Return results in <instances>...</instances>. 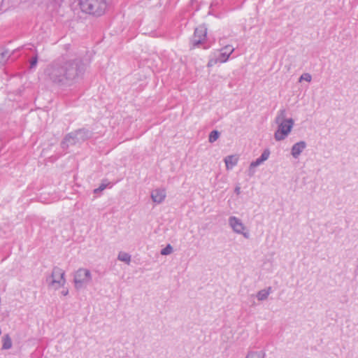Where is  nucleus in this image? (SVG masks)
<instances>
[{
  "instance_id": "nucleus-4",
  "label": "nucleus",
  "mask_w": 358,
  "mask_h": 358,
  "mask_svg": "<svg viewBox=\"0 0 358 358\" xmlns=\"http://www.w3.org/2000/svg\"><path fill=\"white\" fill-rule=\"evenodd\" d=\"M234 51V48L231 45H225L220 50L219 52H214L210 55L207 66L212 67L217 63L226 62Z\"/></svg>"
},
{
  "instance_id": "nucleus-21",
  "label": "nucleus",
  "mask_w": 358,
  "mask_h": 358,
  "mask_svg": "<svg viewBox=\"0 0 358 358\" xmlns=\"http://www.w3.org/2000/svg\"><path fill=\"white\" fill-rule=\"evenodd\" d=\"M8 58V52L7 50H0V59L4 62Z\"/></svg>"
},
{
  "instance_id": "nucleus-14",
  "label": "nucleus",
  "mask_w": 358,
  "mask_h": 358,
  "mask_svg": "<svg viewBox=\"0 0 358 358\" xmlns=\"http://www.w3.org/2000/svg\"><path fill=\"white\" fill-rule=\"evenodd\" d=\"M111 187L110 182H108L107 180H104L102 181V182L100 184L99 187L94 189V194H98L103 190H104L107 187Z\"/></svg>"
},
{
  "instance_id": "nucleus-18",
  "label": "nucleus",
  "mask_w": 358,
  "mask_h": 358,
  "mask_svg": "<svg viewBox=\"0 0 358 358\" xmlns=\"http://www.w3.org/2000/svg\"><path fill=\"white\" fill-rule=\"evenodd\" d=\"M311 80H312L311 75L308 73H305L301 76V77L299 78V82H301V80H306L307 82H310Z\"/></svg>"
},
{
  "instance_id": "nucleus-1",
  "label": "nucleus",
  "mask_w": 358,
  "mask_h": 358,
  "mask_svg": "<svg viewBox=\"0 0 358 358\" xmlns=\"http://www.w3.org/2000/svg\"><path fill=\"white\" fill-rule=\"evenodd\" d=\"M83 72V67L80 60L59 58L46 66L44 75L45 79L52 83L69 85H71Z\"/></svg>"
},
{
  "instance_id": "nucleus-20",
  "label": "nucleus",
  "mask_w": 358,
  "mask_h": 358,
  "mask_svg": "<svg viewBox=\"0 0 358 358\" xmlns=\"http://www.w3.org/2000/svg\"><path fill=\"white\" fill-rule=\"evenodd\" d=\"M172 250H173V248L171 246V245H168L165 248H164L162 250L161 254L163 255H169L172 252Z\"/></svg>"
},
{
  "instance_id": "nucleus-16",
  "label": "nucleus",
  "mask_w": 358,
  "mask_h": 358,
  "mask_svg": "<svg viewBox=\"0 0 358 358\" xmlns=\"http://www.w3.org/2000/svg\"><path fill=\"white\" fill-rule=\"evenodd\" d=\"M3 349H9L11 345H12V343H11V340L9 336H6L3 338Z\"/></svg>"
},
{
  "instance_id": "nucleus-12",
  "label": "nucleus",
  "mask_w": 358,
  "mask_h": 358,
  "mask_svg": "<svg viewBox=\"0 0 358 358\" xmlns=\"http://www.w3.org/2000/svg\"><path fill=\"white\" fill-rule=\"evenodd\" d=\"M230 224L235 231L238 233H243L245 228L243 224L240 222L237 219L234 217L231 218Z\"/></svg>"
},
{
  "instance_id": "nucleus-25",
  "label": "nucleus",
  "mask_w": 358,
  "mask_h": 358,
  "mask_svg": "<svg viewBox=\"0 0 358 358\" xmlns=\"http://www.w3.org/2000/svg\"><path fill=\"white\" fill-rule=\"evenodd\" d=\"M246 358H259V356L256 353L249 354Z\"/></svg>"
},
{
  "instance_id": "nucleus-17",
  "label": "nucleus",
  "mask_w": 358,
  "mask_h": 358,
  "mask_svg": "<svg viewBox=\"0 0 358 358\" xmlns=\"http://www.w3.org/2000/svg\"><path fill=\"white\" fill-rule=\"evenodd\" d=\"M118 258L120 260H121L122 262H125L127 263H129L130 261V256L128 254L124 253V252L120 253L118 255Z\"/></svg>"
},
{
  "instance_id": "nucleus-2",
  "label": "nucleus",
  "mask_w": 358,
  "mask_h": 358,
  "mask_svg": "<svg viewBox=\"0 0 358 358\" xmlns=\"http://www.w3.org/2000/svg\"><path fill=\"white\" fill-rule=\"evenodd\" d=\"M81 10L90 15L100 16L106 8V0H79Z\"/></svg>"
},
{
  "instance_id": "nucleus-23",
  "label": "nucleus",
  "mask_w": 358,
  "mask_h": 358,
  "mask_svg": "<svg viewBox=\"0 0 358 358\" xmlns=\"http://www.w3.org/2000/svg\"><path fill=\"white\" fill-rule=\"evenodd\" d=\"M37 62H38V56H37V55H36L30 60V68L31 69L34 68L36 66Z\"/></svg>"
},
{
  "instance_id": "nucleus-24",
  "label": "nucleus",
  "mask_w": 358,
  "mask_h": 358,
  "mask_svg": "<svg viewBox=\"0 0 358 358\" xmlns=\"http://www.w3.org/2000/svg\"><path fill=\"white\" fill-rule=\"evenodd\" d=\"M268 295V292H266V291H262V292H259L258 293L257 296H258L259 299L262 300V299L266 298Z\"/></svg>"
},
{
  "instance_id": "nucleus-11",
  "label": "nucleus",
  "mask_w": 358,
  "mask_h": 358,
  "mask_svg": "<svg viewBox=\"0 0 358 358\" xmlns=\"http://www.w3.org/2000/svg\"><path fill=\"white\" fill-rule=\"evenodd\" d=\"M224 162L227 170L231 169L237 164L238 157L235 155H229L224 158Z\"/></svg>"
},
{
  "instance_id": "nucleus-10",
  "label": "nucleus",
  "mask_w": 358,
  "mask_h": 358,
  "mask_svg": "<svg viewBox=\"0 0 358 358\" xmlns=\"http://www.w3.org/2000/svg\"><path fill=\"white\" fill-rule=\"evenodd\" d=\"M152 201H162L166 197L164 189H156L151 193Z\"/></svg>"
},
{
  "instance_id": "nucleus-13",
  "label": "nucleus",
  "mask_w": 358,
  "mask_h": 358,
  "mask_svg": "<svg viewBox=\"0 0 358 358\" xmlns=\"http://www.w3.org/2000/svg\"><path fill=\"white\" fill-rule=\"evenodd\" d=\"M286 116H287L286 110L285 108L280 109L277 113L275 118V124L279 123V122H285L286 120H287L288 118H286Z\"/></svg>"
},
{
  "instance_id": "nucleus-19",
  "label": "nucleus",
  "mask_w": 358,
  "mask_h": 358,
  "mask_svg": "<svg viewBox=\"0 0 358 358\" xmlns=\"http://www.w3.org/2000/svg\"><path fill=\"white\" fill-rule=\"evenodd\" d=\"M264 162L261 159L260 157L257 158L255 161L251 162L250 165V169H255V167L262 164Z\"/></svg>"
},
{
  "instance_id": "nucleus-7",
  "label": "nucleus",
  "mask_w": 358,
  "mask_h": 358,
  "mask_svg": "<svg viewBox=\"0 0 358 358\" xmlns=\"http://www.w3.org/2000/svg\"><path fill=\"white\" fill-rule=\"evenodd\" d=\"M90 279V273L88 270L79 269L75 275V283L78 286L85 282H87Z\"/></svg>"
},
{
  "instance_id": "nucleus-9",
  "label": "nucleus",
  "mask_w": 358,
  "mask_h": 358,
  "mask_svg": "<svg viewBox=\"0 0 358 358\" xmlns=\"http://www.w3.org/2000/svg\"><path fill=\"white\" fill-rule=\"evenodd\" d=\"M52 285L57 287V286L63 285L64 284V272L60 269H55L52 274Z\"/></svg>"
},
{
  "instance_id": "nucleus-5",
  "label": "nucleus",
  "mask_w": 358,
  "mask_h": 358,
  "mask_svg": "<svg viewBox=\"0 0 358 358\" xmlns=\"http://www.w3.org/2000/svg\"><path fill=\"white\" fill-rule=\"evenodd\" d=\"M278 129L274 133V138L276 141L285 140L291 133L294 124L292 118H288L287 120L282 122L276 123Z\"/></svg>"
},
{
  "instance_id": "nucleus-26",
  "label": "nucleus",
  "mask_w": 358,
  "mask_h": 358,
  "mask_svg": "<svg viewBox=\"0 0 358 358\" xmlns=\"http://www.w3.org/2000/svg\"><path fill=\"white\" fill-rule=\"evenodd\" d=\"M235 192L237 194H239L240 192H241V187L239 186H236V188H235Z\"/></svg>"
},
{
  "instance_id": "nucleus-3",
  "label": "nucleus",
  "mask_w": 358,
  "mask_h": 358,
  "mask_svg": "<svg viewBox=\"0 0 358 358\" xmlns=\"http://www.w3.org/2000/svg\"><path fill=\"white\" fill-rule=\"evenodd\" d=\"M92 136V133L85 129H80L71 132L65 136L61 142V147L64 150H66L70 145H75L80 143Z\"/></svg>"
},
{
  "instance_id": "nucleus-22",
  "label": "nucleus",
  "mask_w": 358,
  "mask_h": 358,
  "mask_svg": "<svg viewBox=\"0 0 358 358\" xmlns=\"http://www.w3.org/2000/svg\"><path fill=\"white\" fill-rule=\"evenodd\" d=\"M270 155V151L268 150H265L259 157L264 162L268 159Z\"/></svg>"
},
{
  "instance_id": "nucleus-15",
  "label": "nucleus",
  "mask_w": 358,
  "mask_h": 358,
  "mask_svg": "<svg viewBox=\"0 0 358 358\" xmlns=\"http://www.w3.org/2000/svg\"><path fill=\"white\" fill-rule=\"evenodd\" d=\"M220 136V133L217 130L212 131L209 134L208 141L210 143L216 141Z\"/></svg>"
},
{
  "instance_id": "nucleus-6",
  "label": "nucleus",
  "mask_w": 358,
  "mask_h": 358,
  "mask_svg": "<svg viewBox=\"0 0 358 358\" xmlns=\"http://www.w3.org/2000/svg\"><path fill=\"white\" fill-rule=\"evenodd\" d=\"M207 29L204 26H199L194 30L191 40L192 48H196L201 44L206 38Z\"/></svg>"
},
{
  "instance_id": "nucleus-8",
  "label": "nucleus",
  "mask_w": 358,
  "mask_h": 358,
  "mask_svg": "<svg viewBox=\"0 0 358 358\" xmlns=\"http://www.w3.org/2000/svg\"><path fill=\"white\" fill-rule=\"evenodd\" d=\"M306 143L303 141H301L294 143L291 148V155L294 159H298L301 152L306 148Z\"/></svg>"
}]
</instances>
